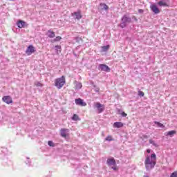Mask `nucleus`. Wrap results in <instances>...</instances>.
<instances>
[{"label":"nucleus","mask_w":177,"mask_h":177,"mask_svg":"<svg viewBox=\"0 0 177 177\" xmlns=\"http://www.w3.org/2000/svg\"><path fill=\"white\" fill-rule=\"evenodd\" d=\"M121 114H122V117H127V115L125 112H122Z\"/></svg>","instance_id":"473e14b6"},{"label":"nucleus","mask_w":177,"mask_h":177,"mask_svg":"<svg viewBox=\"0 0 177 177\" xmlns=\"http://www.w3.org/2000/svg\"><path fill=\"white\" fill-rule=\"evenodd\" d=\"M138 96H141V97H143V96H145V93H143V91H139Z\"/></svg>","instance_id":"c85d7f7f"},{"label":"nucleus","mask_w":177,"mask_h":177,"mask_svg":"<svg viewBox=\"0 0 177 177\" xmlns=\"http://www.w3.org/2000/svg\"><path fill=\"white\" fill-rule=\"evenodd\" d=\"M46 35H47L48 38H55V32L52 31V30H48Z\"/></svg>","instance_id":"4468645a"},{"label":"nucleus","mask_w":177,"mask_h":177,"mask_svg":"<svg viewBox=\"0 0 177 177\" xmlns=\"http://www.w3.org/2000/svg\"><path fill=\"white\" fill-rule=\"evenodd\" d=\"M17 26L19 28H23L26 26V22L24 21L19 20L17 22Z\"/></svg>","instance_id":"ddd939ff"},{"label":"nucleus","mask_w":177,"mask_h":177,"mask_svg":"<svg viewBox=\"0 0 177 177\" xmlns=\"http://www.w3.org/2000/svg\"><path fill=\"white\" fill-rule=\"evenodd\" d=\"M98 70H100V71H105L106 73L110 72V67L109 66L101 64L98 66Z\"/></svg>","instance_id":"39448f33"},{"label":"nucleus","mask_w":177,"mask_h":177,"mask_svg":"<svg viewBox=\"0 0 177 177\" xmlns=\"http://www.w3.org/2000/svg\"><path fill=\"white\" fill-rule=\"evenodd\" d=\"M175 133H176V131L172 130L169 132L165 133V136H170V138H172V136H174V135H175Z\"/></svg>","instance_id":"a211bd4d"},{"label":"nucleus","mask_w":177,"mask_h":177,"mask_svg":"<svg viewBox=\"0 0 177 177\" xmlns=\"http://www.w3.org/2000/svg\"><path fill=\"white\" fill-rule=\"evenodd\" d=\"M1 153L5 156L3 158L4 162H6V160L8 159V157L6 156H8V154H10V152L8 151V148H1Z\"/></svg>","instance_id":"6e6552de"},{"label":"nucleus","mask_w":177,"mask_h":177,"mask_svg":"<svg viewBox=\"0 0 177 177\" xmlns=\"http://www.w3.org/2000/svg\"><path fill=\"white\" fill-rule=\"evenodd\" d=\"M111 169H113V171H117V167H115V165L113 166Z\"/></svg>","instance_id":"72a5a7b5"},{"label":"nucleus","mask_w":177,"mask_h":177,"mask_svg":"<svg viewBox=\"0 0 177 177\" xmlns=\"http://www.w3.org/2000/svg\"><path fill=\"white\" fill-rule=\"evenodd\" d=\"M48 145L50 146V147H55V143L52 141H48Z\"/></svg>","instance_id":"bb28decb"},{"label":"nucleus","mask_w":177,"mask_h":177,"mask_svg":"<svg viewBox=\"0 0 177 177\" xmlns=\"http://www.w3.org/2000/svg\"><path fill=\"white\" fill-rule=\"evenodd\" d=\"M26 165H28L30 167V165H31V160H30L29 158H26V160L25 161Z\"/></svg>","instance_id":"b1692460"},{"label":"nucleus","mask_w":177,"mask_h":177,"mask_svg":"<svg viewBox=\"0 0 177 177\" xmlns=\"http://www.w3.org/2000/svg\"><path fill=\"white\" fill-rule=\"evenodd\" d=\"M149 143L151 145H153V146H155L156 147H157V144H156V142H154V140H149Z\"/></svg>","instance_id":"c756f323"},{"label":"nucleus","mask_w":177,"mask_h":177,"mask_svg":"<svg viewBox=\"0 0 177 177\" xmlns=\"http://www.w3.org/2000/svg\"><path fill=\"white\" fill-rule=\"evenodd\" d=\"M144 177H149V176H144Z\"/></svg>","instance_id":"4c0bfd02"},{"label":"nucleus","mask_w":177,"mask_h":177,"mask_svg":"<svg viewBox=\"0 0 177 177\" xmlns=\"http://www.w3.org/2000/svg\"><path fill=\"white\" fill-rule=\"evenodd\" d=\"M95 109L97 110L98 114H100L101 113H103L104 111L105 106L104 104H100V102H97L95 104Z\"/></svg>","instance_id":"20e7f679"},{"label":"nucleus","mask_w":177,"mask_h":177,"mask_svg":"<svg viewBox=\"0 0 177 177\" xmlns=\"http://www.w3.org/2000/svg\"><path fill=\"white\" fill-rule=\"evenodd\" d=\"M150 151H151V150H150V149H147V153H150Z\"/></svg>","instance_id":"f704fd0d"},{"label":"nucleus","mask_w":177,"mask_h":177,"mask_svg":"<svg viewBox=\"0 0 177 177\" xmlns=\"http://www.w3.org/2000/svg\"><path fill=\"white\" fill-rule=\"evenodd\" d=\"M170 177H177V171L173 172V173L171 174Z\"/></svg>","instance_id":"7c9ffc66"},{"label":"nucleus","mask_w":177,"mask_h":177,"mask_svg":"<svg viewBox=\"0 0 177 177\" xmlns=\"http://www.w3.org/2000/svg\"><path fill=\"white\" fill-rule=\"evenodd\" d=\"M110 48V46H104L102 47V49L103 52H107L109 50V48Z\"/></svg>","instance_id":"5701e85b"},{"label":"nucleus","mask_w":177,"mask_h":177,"mask_svg":"<svg viewBox=\"0 0 177 177\" xmlns=\"http://www.w3.org/2000/svg\"><path fill=\"white\" fill-rule=\"evenodd\" d=\"M124 127V124L121 122H115L113 124V128H122Z\"/></svg>","instance_id":"dca6fc26"},{"label":"nucleus","mask_w":177,"mask_h":177,"mask_svg":"<svg viewBox=\"0 0 177 177\" xmlns=\"http://www.w3.org/2000/svg\"><path fill=\"white\" fill-rule=\"evenodd\" d=\"M96 92H99V90L96 91Z\"/></svg>","instance_id":"58836bf2"},{"label":"nucleus","mask_w":177,"mask_h":177,"mask_svg":"<svg viewBox=\"0 0 177 177\" xmlns=\"http://www.w3.org/2000/svg\"><path fill=\"white\" fill-rule=\"evenodd\" d=\"M55 82V86L58 89H62V88H63V86H64V84H66V77L64 76H62L59 78H57Z\"/></svg>","instance_id":"7ed1b4c3"},{"label":"nucleus","mask_w":177,"mask_h":177,"mask_svg":"<svg viewBox=\"0 0 177 177\" xmlns=\"http://www.w3.org/2000/svg\"><path fill=\"white\" fill-rule=\"evenodd\" d=\"M55 50H62V46H55Z\"/></svg>","instance_id":"2f4dec72"},{"label":"nucleus","mask_w":177,"mask_h":177,"mask_svg":"<svg viewBox=\"0 0 177 177\" xmlns=\"http://www.w3.org/2000/svg\"><path fill=\"white\" fill-rule=\"evenodd\" d=\"M75 102L77 106H82V107L86 106V102H84V100L81 98L75 99Z\"/></svg>","instance_id":"423d86ee"},{"label":"nucleus","mask_w":177,"mask_h":177,"mask_svg":"<svg viewBox=\"0 0 177 177\" xmlns=\"http://www.w3.org/2000/svg\"><path fill=\"white\" fill-rule=\"evenodd\" d=\"M106 163L109 165V167H111V165H113V166H115L116 165L115 160H114V158H109V159H107Z\"/></svg>","instance_id":"f8f14e48"},{"label":"nucleus","mask_w":177,"mask_h":177,"mask_svg":"<svg viewBox=\"0 0 177 177\" xmlns=\"http://www.w3.org/2000/svg\"><path fill=\"white\" fill-rule=\"evenodd\" d=\"M35 85L37 86H39V87H40V88H42V86H43V85L41 84V83L39 82H35Z\"/></svg>","instance_id":"a878e982"},{"label":"nucleus","mask_w":177,"mask_h":177,"mask_svg":"<svg viewBox=\"0 0 177 177\" xmlns=\"http://www.w3.org/2000/svg\"><path fill=\"white\" fill-rule=\"evenodd\" d=\"M151 10L155 15H158L160 13V9L157 8V6L155 3H153L150 6Z\"/></svg>","instance_id":"1a4fd4ad"},{"label":"nucleus","mask_w":177,"mask_h":177,"mask_svg":"<svg viewBox=\"0 0 177 177\" xmlns=\"http://www.w3.org/2000/svg\"><path fill=\"white\" fill-rule=\"evenodd\" d=\"M60 39H62V37L57 36L56 37V38L54 39V41L55 42H58L59 41H60Z\"/></svg>","instance_id":"cd10ccee"},{"label":"nucleus","mask_w":177,"mask_h":177,"mask_svg":"<svg viewBox=\"0 0 177 177\" xmlns=\"http://www.w3.org/2000/svg\"><path fill=\"white\" fill-rule=\"evenodd\" d=\"M105 140L106 142H113V140H114V139H113V137H111V136H108L106 138Z\"/></svg>","instance_id":"412c9836"},{"label":"nucleus","mask_w":177,"mask_h":177,"mask_svg":"<svg viewBox=\"0 0 177 177\" xmlns=\"http://www.w3.org/2000/svg\"><path fill=\"white\" fill-rule=\"evenodd\" d=\"M77 89H81L82 88V84L81 82H77L76 84Z\"/></svg>","instance_id":"393cba45"},{"label":"nucleus","mask_w":177,"mask_h":177,"mask_svg":"<svg viewBox=\"0 0 177 177\" xmlns=\"http://www.w3.org/2000/svg\"><path fill=\"white\" fill-rule=\"evenodd\" d=\"M133 19L136 21H138V19H136V17H133Z\"/></svg>","instance_id":"c9c22d12"},{"label":"nucleus","mask_w":177,"mask_h":177,"mask_svg":"<svg viewBox=\"0 0 177 177\" xmlns=\"http://www.w3.org/2000/svg\"><path fill=\"white\" fill-rule=\"evenodd\" d=\"M35 52V48L32 46V45L29 46L26 50V53L30 56L31 53H34Z\"/></svg>","instance_id":"9d476101"},{"label":"nucleus","mask_w":177,"mask_h":177,"mask_svg":"<svg viewBox=\"0 0 177 177\" xmlns=\"http://www.w3.org/2000/svg\"><path fill=\"white\" fill-rule=\"evenodd\" d=\"M72 16L75 17V19H76L77 20H81V19H82V16L81 15L80 12H75L72 13Z\"/></svg>","instance_id":"9b49d317"},{"label":"nucleus","mask_w":177,"mask_h":177,"mask_svg":"<svg viewBox=\"0 0 177 177\" xmlns=\"http://www.w3.org/2000/svg\"><path fill=\"white\" fill-rule=\"evenodd\" d=\"M67 133H68V129H61V136H62V138H67Z\"/></svg>","instance_id":"2eb2a0df"},{"label":"nucleus","mask_w":177,"mask_h":177,"mask_svg":"<svg viewBox=\"0 0 177 177\" xmlns=\"http://www.w3.org/2000/svg\"><path fill=\"white\" fill-rule=\"evenodd\" d=\"M144 138H147V136H144Z\"/></svg>","instance_id":"e433bc0d"},{"label":"nucleus","mask_w":177,"mask_h":177,"mask_svg":"<svg viewBox=\"0 0 177 177\" xmlns=\"http://www.w3.org/2000/svg\"><path fill=\"white\" fill-rule=\"evenodd\" d=\"M157 157L156 153H152L151 156H147L145 160V165L147 171H151L156 167Z\"/></svg>","instance_id":"f257e3e1"},{"label":"nucleus","mask_w":177,"mask_h":177,"mask_svg":"<svg viewBox=\"0 0 177 177\" xmlns=\"http://www.w3.org/2000/svg\"><path fill=\"white\" fill-rule=\"evenodd\" d=\"M73 121H78L80 120V117H78V115L74 114L72 117Z\"/></svg>","instance_id":"aec40b11"},{"label":"nucleus","mask_w":177,"mask_h":177,"mask_svg":"<svg viewBox=\"0 0 177 177\" xmlns=\"http://www.w3.org/2000/svg\"><path fill=\"white\" fill-rule=\"evenodd\" d=\"M153 123L155 124V125H157V127L158 128H164L165 127L164 124H162V123H160V122L155 121V122H153Z\"/></svg>","instance_id":"6ab92c4d"},{"label":"nucleus","mask_w":177,"mask_h":177,"mask_svg":"<svg viewBox=\"0 0 177 177\" xmlns=\"http://www.w3.org/2000/svg\"><path fill=\"white\" fill-rule=\"evenodd\" d=\"M100 6L102 7V9H104V10H108L109 6H106V3H101Z\"/></svg>","instance_id":"4be33fe9"},{"label":"nucleus","mask_w":177,"mask_h":177,"mask_svg":"<svg viewBox=\"0 0 177 177\" xmlns=\"http://www.w3.org/2000/svg\"><path fill=\"white\" fill-rule=\"evenodd\" d=\"M2 100L7 104H10V103H13V100H12V97L9 95L3 97Z\"/></svg>","instance_id":"0eeeda50"},{"label":"nucleus","mask_w":177,"mask_h":177,"mask_svg":"<svg viewBox=\"0 0 177 177\" xmlns=\"http://www.w3.org/2000/svg\"><path fill=\"white\" fill-rule=\"evenodd\" d=\"M158 5L159 6H163V7H167L168 6V3H167V2L165 1V0H161L160 1L158 2Z\"/></svg>","instance_id":"f3484780"},{"label":"nucleus","mask_w":177,"mask_h":177,"mask_svg":"<svg viewBox=\"0 0 177 177\" xmlns=\"http://www.w3.org/2000/svg\"><path fill=\"white\" fill-rule=\"evenodd\" d=\"M121 21L120 27L121 28H125V27L132 21V19L128 17V15H124L121 19Z\"/></svg>","instance_id":"f03ea898"}]
</instances>
